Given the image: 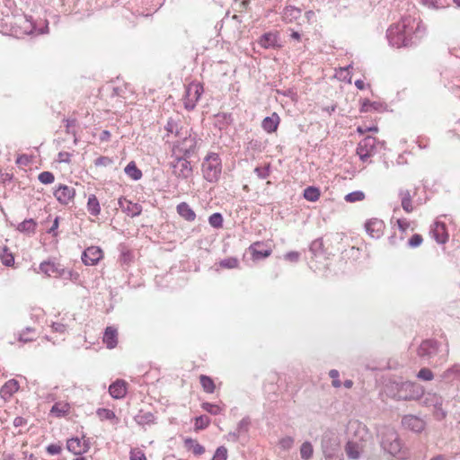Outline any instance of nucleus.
Wrapping results in <instances>:
<instances>
[{"label": "nucleus", "instance_id": "obj_1", "mask_svg": "<svg viewBox=\"0 0 460 460\" xmlns=\"http://www.w3.org/2000/svg\"><path fill=\"white\" fill-rule=\"evenodd\" d=\"M418 27L419 23L415 18L410 15L402 17L400 22L392 25L388 30L390 43L396 48L409 45Z\"/></svg>", "mask_w": 460, "mask_h": 460}, {"label": "nucleus", "instance_id": "obj_2", "mask_svg": "<svg viewBox=\"0 0 460 460\" xmlns=\"http://www.w3.org/2000/svg\"><path fill=\"white\" fill-rule=\"evenodd\" d=\"M203 177L210 182H216L222 172V162L217 153H208L201 164Z\"/></svg>", "mask_w": 460, "mask_h": 460}, {"label": "nucleus", "instance_id": "obj_3", "mask_svg": "<svg viewBox=\"0 0 460 460\" xmlns=\"http://www.w3.org/2000/svg\"><path fill=\"white\" fill-rule=\"evenodd\" d=\"M419 189L415 186L410 188H401L398 191V197L402 208L408 214L412 213L416 207L422 204L421 201L415 200Z\"/></svg>", "mask_w": 460, "mask_h": 460}, {"label": "nucleus", "instance_id": "obj_4", "mask_svg": "<svg viewBox=\"0 0 460 460\" xmlns=\"http://www.w3.org/2000/svg\"><path fill=\"white\" fill-rule=\"evenodd\" d=\"M204 92L203 84L199 82L193 81L186 86L183 97V105L185 109L193 110Z\"/></svg>", "mask_w": 460, "mask_h": 460}, {"label": "nucleus", "instance_id": "obj_5", "mask_svg": "<svg viewBox=\"0 0 460 460\" xmlns=\"http://www.w3.org/2000/svg\"><path fill=\"white\" fill-rule=\"evenodd\" d=\"M376 139L372 137H367L361 140L357 147V154L363 162H367L376 151Z\"/></svg>", "mask_w": 460, "mask_h": 460}, {"label": "nucleus", "instance_id": "obj_6", "mask_svg": "<svg viewBox=\"0 0 460 460\" xmlns=\"http://www.w3.org/2000/svg\"><path fill=\"white\" fill-rule=\"evenodd\" d=\"M103 258V251L98 246H90L82 254V261L84 265H96Z\"/></svg>", "mask_w": 460, "mask_h": 460}, {"label": "nucleus", "instance_id": "obj_7", "mask_svg": "<svg viewBox=\"0 0 460 460\" xmlns=\"http://www.w3.org/2000/svg\"><path fill=\"white\" fill-rule=\"evenodd\" d=\"M365 229L372 238L378 239L385 233V224L382 219L373 217L365 223Z\"/></svg>", "mask_w": 460, "mask_h": 460}, {"label": "nucleus", "instance_id": "obj_8", "mask_svg": "<svg viewBox=\"0 0 460 460\" xmlns=\"http://www.w3.org/2000/svg\"><path fill=\"white\" fill-rule=\"evenodd\" d=\"M54 196L59 203L67 205L74 200L75 190L67 185L60 184L54 191Z\"/></svg>", "mask_w": 460, "mask_h": 460}, {"label": "nucleus", "instance_id": "obj_9", "mask_svg": "<svg viewBox=\"0 0 460 460\" xmlns=\"http://www.w3.org/2000/svg\"><path fill=\"white\" fill-rule=\"evenodd\" d=\"M430 234L437 243L445 244L449 239L447 225L443 222H435L431 226Z\"/></svg>", "mask_w": 460, "mask_h": 460}, {"label": "nucleus", "instance_id": "obj_10", "mask_svg": "<svg viewBox=\"0 0 460 460\" xmlns=\"http://www.w3.org/2000/svg\"><path fill=\"white\" fill-rule=\"evenodd\" d=\"M66 448L75 456H82L89 450L90 445L86 440L72 438L66 441Z\"/></svg>", "mask_w": 460, "mask_h": 460}, {"label": "nucleus", "instance_id": "obj_11", "mask_svg": "<svg viewBox=\"0 0 460 460\" xmlns=\"http://www.w3.org/2000/svg\"><path fill=\"white\" fill-rule=\"evenodd\" d=\"M359 111L361 113L367 112H383L386 110V104L385 102L375 101L372 102L368 99H361L359 101Z\"/></svg>", "mask_w": 460, "mask_h": 460}, {"label": "nucleus", "instance_id": "obj_12", "mask_svg": "<svg viewBox=\"0 0 460 460\" xmlns=\"http://www.w3.org/2000/svg\"><path fill=\"white\" fill-rule=\"evenodd\" d=\"M128 392V383L122 379H117L109 387V393L114 399H122Z\"/></svg>", "mask_w": 460, "mask_h": 460}, {"label": "nucleus", "instance_id": "obj_13", "mask_svg": "<svg viewBox=\"0 0 460 460\" xmlns=\"http://www.w3.org/2000/svg\"><path fill=\"white\" fill-rule=\"evenodd\" d=\"M40 270L49 277L58 278L63 274V268L58 262L56 261H45L40 266Z\"/></svg>", "mask_w": 460, "mask_h": 460}, {"label": "nucleus", "instance_id": "obj_14", "mask_svg": "<svg viewBox=\"0 0 460 460\" xmlns=\"http://www.w3.org/2000/svg\"><path fill=\"white\" fill-rule=\"evenodd\" d=\"M265 244L261 242H255L249 250L253 260L263 259L270 256L272 250L270 248H264Z\"/></svg>", "mask_w": 460, "mask_h": 460}, {"label": "nucleus", "instance_id": "obj_15", "mask_svg": "<svg viewBox=\"0 0 460 460\" xmlns=\"http://www.w3.org/2000/svg\"><path fill=\"white\" fill-rule=\"evenodd\" d=\"M20 388V385L17 380L11 379L1 387L0 389V396L4 400L8 401L11 397L18 392Z\"/></svg>", "mask_w": 460, "mask_h": 460}, {"label": "nucleus", "instance_id": "obj_16", "mask_svg": "<svg viewBox=\"0 0 460 460\" xmlns=\"http://www.w3.org/2000/svg\"><path fill=\"white\" fill-rule=\"evenodd\" d=\"M119 204L121 209L132 217L139 216L142 212V208L139 204L127 199H119Z\"/></svg>", "mask_w": 460, "mask_h": 460}, {"label": "nucleus", "instance_id": "obj_17", "mask_svg": "<svg viewBox=\"0 0 460 460\" xmlns=\"http://www.w3.org/2000/svg\"><path fill=\"white\" fill-rule=\"evenodd\" d=\"M279 41V34L278 32H267L264 33L259 39V44L263 49L270 48H279L280 46L278 44Z\"/></svg>", "mask_w": 460, "mask_h": 460}, {"label": "nucleus", "instance_id": "obj_18", "mask_svg": "<svg viewBox=\"0 0 460 460\" xmlns=\"http://www.w3.org/2000/svg\"><path fill=\"white\" fill-rule=\"evenodd\" d=\"M71 405L67 402H57L50 410V414L56 418H62L67 416L71 411Z\"/></svg>", "mask_w": 460, "mask_h": 460}, {"label": "nucleus", "instance_id": "obj_19", "mask_svg": "<svg viewBox=\"0 0 460 460\" xmlns=\"http://www.w3.org/2000/svg\"><path fill=\"white\" fill-rule=\"evenodd\" d=\"M279 122V116L276 112H273L271 116L266 117L262 120L261 127L267 133H273L277 131Z\"/></svg>", "mask_w": 460, "mask_h": 460}, {"label": "nucleus", "instance_id": "obj_20", "mask_svg": "<svg viewBox=\"0 0 460 460\" xmlns=\"http://www.w3.org/2000/svg\"><path fill=\"white\" fill-rule=\"evenodd\" d=\"M176 210L180 217L188 222H193L196 219V213L187 202L178 204Z\"/></svg>", "mask_w": 460, "mask_h": 460}, {"label": "nucleus", "instance_id": "obj_21", "mask_svg": "<svg viewBox=\"0 0 460 460\" xmlns=\"http://www.w3.org/2000/svg\"><path fill=\"white\" fill-rule=\"evenodd\" d=\"M103 343L108 349H114L118 344V332L113 327H107L103 335Z\"/></svg>", "mask_w": 460, "mask_h": 460}, {"label": "nucleus", "instance_id": "obj_22", "mask_svg": "<svg viewBox=\"0 0 460 460\" xmlns=\"http://www.w3.org/2000/svg\"><path fill=\"white\" fill-rule=\"evenodd\" d=\"M184 447L187 450L191 451L195 456H201L205 453V447L196 439L188 438L184 439Z\"/></svg>", "mask_w": 460, "mask_h": 460}, {"label": "nucleus", "instance_id": "obj_23", "mask_svg": "<svg viewBox=\"0 0 460 460\" xmlns=\"http://www.w3.org/2000/svg\"><path fill=\"white\" fill-rule=\"evenodd\" d=\"M402 422L414 431H420L424 428L423 421L415 416H406L403 418Z\"/></svg>", "mask_w": 460, "mask_h": 460}, {"label": "nucleus", "instance_id": "obj_24", "mask_svg": "<svg viewBox=\"0 0 460 460\" xmlns=\"http://www.w3.org/2000/svg\"><path fill=\"white\" fill-rule=\"evenodd\" d=\"M199 383L201 385V387L203 391L207 394H213L216 391V384L214 380L206 375H200L199 376Z\"/></svg>", "mask_w": 460, "mask_h": 460}, {"label": "nucleus", "instance_id": "obj_25", "mask_svg": "<svg viewBox=\"0 0 460 460\" xmlns=\"http://www.w3.org/2000/svg\"><path fill=\"white\" fill-rule=\"evenodd\" d=\"M303 197L307 201L315 202L321 197L320 189L314 186H309L304 190Z\"/></svg>", "mask_w": 460, "mask_h": 460}, {"label": "nucleus", "instance_id": "obj_26", "mask_svg": "<svg viewBox=\"0 0 460 460\" xmlns=\"http://www.w3.org/2000/svg\"><path fill=\"white\" fill-rule=\"evenodd\" d=\"M87 209L89 213L94 217H97L101 213V207L99 200L97 199L96 196L92 194L88 198L87 201Z\"/></svg>", "mask_w": 460, "mask_h": 460}, {"label": "nucleus", "instance_id": "obj_27", "mask_svg": "<svg viewBox=\"0 0 460 460\" xmlns=\"http://www.w3.org/2000/svg\"><path fill=\"white\" fill-rule=\"evenodd\" d=\"M125 172L128 177L137 181L142 177V172L137 168L135 162H130L125 168Z\"/></svg>", "mask_w": 460, "mask_h": 460}, {"label": "nucleus", "instance_id": "obj_28", "mask_svg": "<svg viewBox=\"0 0 460 460\" xmlns=\"http://www.w3.org/2000/svg\"><path fill=\"white\" fill-rule=\"evenodd\" d=\"M300 15L301 10L294 6L286 7L283 13L284 20L288 22H291L294 19L298 18Z\"/></svg>", "mask_w": 460, "mask_h": 460}, {"label": "nucleus", "instance_id": "obj_29", "mask_svg": "<svg viewBox=\"0 0 460 460\" xmlns=\"http://www.w3.org/2000/svg\"><path fill=\"white\" fill-rule=\"evenodd\" d=\"M346 454L349 458L357 459L359 457L360 450L357 443L349 441L345 447Z\"/></svg>", "mask_w": 460, "mask_h": 460}, {"label": "nucleus", "instance_id": "obj_30", "mask_svg": "<svg viewBox=\"0 0 460 460\" xmlns=\"http://www.w3.org/2000/svg\"><path fill=\"white\" fill-rule=\"evenodd\" d=\"M396 225L398 226V229L402 232V233H405L407 230L411 229V231L414 230V222L413 221H411L409 220L408 218L406 217H402V218H397L396 219Z\"/></svg>", "mask_w": 460, "mask_h": 460}, {"label": "nucleus", "instance_id": "obj_31", "mask_svg": "<svg viewBox=\"0 0 460 460\" xmlns=\"http://www.w3.org/2000/svg\"><path fill=\"white\" fill-rule=\"evenodd\" d=\"M210 424V419L208 416L201 415L199 417L195 418L194 423V430L196 432L205 429Z\"/></svg>", "mask_w": 460, "mask_h": 460}, {"label": "nucleus", "instance_id": "obj_32", "mask_svg": "<svg viewBox=\"0 0 460 460\" xmlns=\"http://www.w3.org/2000/svg\"><path fill=\"white\" fill-rule=\"evenodd\" d=\"M365 198H366V195L363 191L356 190V191H352V192L345 195L344 199L348 203H355V202L363 201L365 199Z\"/></svg>", "mask_w": 460, "mask_h": 460}, {"label": "nucleus", "instance_id": "obj_33", "mask_svg": "<svg viewBox=\"0 0 460 460\" xmlns=\"http://www.w3.org/2000/svg\"><path fill=\"white\" fill-rule=\"evenodd\" d=\"M36 226L37 224L33 219L24 220L18 226V230L25 233H34Z\"/></svg>", "mask_w": 460, "mask_h": 460}, {"label": "nucleus", "instance_id": "obj_34", "mask_svg": "<svg viewBox=\"0 0 460 460\" xmlns=\"http://www.w3.org/2000/svg\"><path fill=\"white\" fill-rule=\"evenodd\" d=\"M217 265L221 269H236L239 266V261L234 257H230L220 261Z\"/></svg>", "mask_w": 460, "mask_h": 460}, {"label": "nucleus", "instance_id": "obj_35", "mask_svg": "<svg viewBox=\"0 0 460 460\" xmlns=\"http://www.w3.org/2000/svg\"><path fill=\"white\" fill-rule=\"evenodd\" d=\"M0 260L5 266H12L14 263V256L6 247L0 253Z\"/></svg>", "mask_w": 460, "mask_h": 460}, {"label": "nucleus", "instance_id": "obj_36", "mask_svg": "<svg viewBox=\"0 0 460 460\" xmlns=\"http://www.w3.org/2000/svg\"><path fill=\"white\" fill-rule=\"evenodd\" d=\"M96 413L101 420H112L116 419L115 413L111 410H109V409H105V408L98 409Z\"/></svg>", "mask_w": 460, "mask_h": 460}, {"label": "nucleus", "instance_id": "obj_37", "mask_svg": "<svg viewBox=\"0 0 460 460\" xmlns=\"http://www.w3.org/2000/svg\"><path fill=\"white\" fill-rule=\"evenodd\" d=\"M201 408L213 415L220 414L223 411V408L220 405L210 402H203Z\"/></svg>", "mask_w": 460, "mask_h": 460}, {"label": "nucleus", "instance_id": "obj_38", "mask_svg": "<svg viewBox=\"0 0 460 460\" xmlns=\"http://www.w3.org/2000/svg\"><path fill=\"white\" fill-rule=\"evenodd\" d=\"M313 446L310 442H305L300 447V455L303 459L308 460L313 456Z\"/></svg>", "mask_w": 460, "mask_h": 460}, {"label": "nucleus", "instance_id": "obj_39", "mask_svg": "<svg viewBox=\"0 0 460 460\" xmlns=\"http://www.w3.org/2000/svg\"><path fill=\"white\" fill-rule=\"evenodd\" d=\"M208 222L211 226L215 228H221L223 226L224 219L220 213H214L209 217Z\"/></svg>", "mask_w": 460, "mask_h": 460}, {"label": "nucleus", "instance_id": "obj_40", "mask_svg": "<svg viewBox=\"0 0 460 460\" xmlns=\"http://www.w3.org/2000/svg\"><path fill=\"white\" fill-rule=\"evenodd\" d=\"M434 349L433 342L430 341H423L419 349H418V355L420 357L429 355L430 353V349Z\"/></svg>", "mask_w": 460, "mask_h": 460}, {"label": "nucleus", "instance_id": "obj_41", "mask_svg": "<svg viewBox=\"0 0 460 460\" xmlns=\"http://www.w3.org/2000/svg\"><path fill=\"white\" fill-rule=\"evenodd\" d=\"M129 460H147V458L142 449L135 447L129 452Z\"/></svg>", "mask_w": 460, "mask_h": 460}, {"label": "nucleus", "instance_id": "obj_42", "mask_svg": "<svg viewBox=\"0 0 460 460\" xmlns=\"http://www.w3.org/2000/svg\"><path fill=\"white\" fill-rule=\"evenodd\" d=\"M39 181L43 184H50L55 181V176L50 172H42L38 176Z\"/></svg>", "mask_w": 460, "mask_h": 460}, {"label": "nucleus", "instance_id": "obj_43", "mask_svg": "<svg viewBox=\"0 0 460 460\" xmlns=\"http://www.w3.org/2000/svg\"><path fill=\"white\" fill-rule=\"evenodd\" d=\"M228 456L227 449L226 447L221 446L217 448L212 460H226Z\"/></svg>", "mask_w": 460, "mask_h": 460}, {"label": "nucleus", "instance_id": "obj_44", "mask_svg": "<svg viewBox=\"0 0 460 460\" xmlns=\"http://www.w3.org/2000/svg\"><path fill=\"white\" fill-rule=\"evenodd\" d=\"M423 243V237L420 234H414L408 241V244L411 248H416L421 245Z\"/></svg>", "mask_w": 460, "mask_h": 460}, {"label": "nucleus", "instance_id": "obj_45", "mask_svg": "<svg viewBox=\"0 0 460 460\" xmlns=\"http://www.w3.org/2000/svg\"><path fill=\"white\" fill-rule=\"evenodd\" d=\"M178 164L182 168V175L183 177H188L191 172V167L190 163L185 159H180L178 161Z\"/></svg>", "mask_w": 460, "mask_h": 460}, {"label": "nucleus", "instance_id": "obj_46", "mask_svg": "<svg viewBox=\"0 0 460 460\" xmlns=\"http://www.w3.org/2000/svg\"><path fill=\"white\" fill-rule=\"evenodd\" d=\"M279 444L282 449L288 450L289 448L292 447L294 444V439L291 437H285L279 440Z\"/></svg>", "mask_w": 460, "mask_h": 460}, {"label": "nucleus", "instance_id": "obj_47", "mask_svg": "<svg viewBox=\"0 0 460 460\" xmlns=\"http://www.w3.org/2000/svg\"><path fill=\"white\" fill-rule=\"evenodd\" d=\"M113 164V160L108 156H100L94 161L96 166H109Z\"/></svg>", "mask_w": 460, "mask_h": 460}, {"label": "nucleus", "instance_id": "obj_48", "mask_svg": "<svg viewBox=\"0 0 460 460\" xmlns=\"http://www.w3.org/2000/svg\"><path fill=\"white\" fill-rule=\"evenodd\" d=\"M433 373L429 368H421L418 373V377L426 381L433 379Z\"/></svg>", "mask_w": 460, "mask_h": 460}, {"label": "nucleus", "instance_id": "obj_49", "mask_svg": "<svg viewBox=\"0 0 460 460\" xmlns=\"http://www.w3.org/2000/svg\"><path fill=\"white\" fill-rule=\"evenodd\" d=\"M330 377L332 379V385L336 388L341 387V383L339 379V372L338 370L332 369L329 373Z\"/></svg>", "mask_w": 460, "mask_h": 460}, {"label": "nucleus", "instance_id": "obj_50", "mask_svg": "<svg viewBox=\"0 0 460 460\" xmlns=\"http://www.w3.org/2000/svg\"><path fill=\"white\" fill-rule=\"evenodd\" d=\"M47 451L51 455H57L61 452V447L57 444H51L47 447Z\"/></svg>", "mask_w": 460, "mask_h": 460}, {"label": "nucleus", "instance_id": "obj_51", "mask_svg": "<svg viewBox=\"0 0 460 460\" xmlns=\"http://www.w3.org/2000/svg\"><path fill=\"white\" fill-rule=\"evenodd\" d=\"M285 259L293 262H296L299 259V253L297 252H290L285 255Z\"/></svg>", "mask_w": 460, "mask_h": 460}, {"label": "nucleus", "instance_id": "obj_52", "mask_svg": "<svg viewBox=\"0 0 460 460\" xmlns=\"http://www.w3.org/2000/svg\"><path fill=\"white\" fill-rule=\"evenodd\" d=\"M71 155L67 152H60L58 154V162L70 163Z\"/></svg>", "mask_w": 460, "mask_h": 460}, {"label": "nucleus", "instance_id": "obj_53", "mask_svg": "<svg viewBox=\"0 0 460 460\" xmlns=\"http://www.w3.org/2000/svg\"><path fill=\"white\" fill-rule=\"evenodd\" d=\"M52 329L55 331V332H58L60 333H63L66 332V326L63 323H54L52 324Z\"/></svg>", "mask_w": 460, "mask_h": 460}, {"label": "nucleus", "instance_id": "obj_54", "mask_svg": "<svg viewBox=\"0 0 460 460\" xmlns=\"http://www.w3.org/2000/svg\"><path fill=\"white\" fill-rule=\"evenodd\" d=\"M27 421L24 418L22 417H16L14 420H13V425L15 427H22V426H24L26 425Z\"/></svg>", "mask_w": 460, "mask_h": 460}, {"label": "nucleus", "instance_id": "obj_55", "mask_svg": "<svg viewBox=\"0 0 460 460\" xmlns=\"http://www.w3.org/2000/svg\"><path fill=\"white\" fill-rule=\"evenodd\" d=\"M111 136V135L110 131H108V130H103V131L102 132L101 136H100V139H101V141H102V142H106V141H109V140H110Z\"/></svg>", "mask_w": 460, "mask_h": 460}, {"label": "nucleus", "instance_id": "obj_56", "mask_svg": "<svg viewBox=\"0 0 460 460\" xmlns=\"http://www.w3.org/2000/svg\"><path fill=\"white\" fill-rule=\"evenodd\" d=\"M144 418H145L146 422H148V423H153L154 420H155L154 415L150 412L145 414Z\"/></svg>", "mask_w": 460, "mask_h": 460}, {"label": "nucleus", "instance_id": "obj_57", "mask_svg": "<svg viewBox=\"0 0 460 460\" xmlns=\"http://www.w3.org/2000/svg\"><path fill=\"white\" fill-rule=\"evenodd\" d=\"M355 85L358 89L363 90L365 88V83L363 80H357Z\"/></svg>", "mask_w": 460, "mask_h": 460}, {"label": "nucleus", "instance_id": "obj_58", "mask_svg": "<svg viewBox=\"0 0 460 460\" xmlns=\"http://www.w3.org/2000/svg\"><path fill=\"white\" fill-rule=\"evenodd\" d=\"M352 385H353V382H352L351 380H346V381L344 382V386H345L346 388H351V387H352Z\"/></svg>", "mask_w": 460, "mask_h": 460}, {"label": "nucleus", "instance_id": "obj_59", "mask_svg": "<svg viewBox=\"0 0 460 460\" xmlns=\"http://www.w3.org/2000/svg\"><path fill=\"white\" fill-rule=\"evenodd\" d=\"M58 218H56V219L54 220L53 226H51V228H50V231H54L55 229H57V228H58Z\"/></svg>", "mask_w": 460, "mask_h": 460}, {"label": "nucleus", "instance_id": "obj_60", "mask_svg": "<svg viewBox=\"0 0 460 460\" xmlns=\"http://www.w3.org/2000/svg\"><path fill=\"white\" fill-rule=\"evenodd\" d=\"M291 36L293 39H295L296 40H300V39H301L300 34L297 31H294Z\"/></svg>", "mask_w": 460, "mask_h": 460}, {"label": "nucleus", "instance_id": "obj_61", "mask_svg": "<svg viewBox=\"0 0 460 460\" xmlns=\"http://www.w3.org/2000/svg\"><path fill=\"white\" fill-rule=\"evenodd\" d=\"M357 131L360 134H365L366 132H367V128H364L363 127H358Z\"/></svg>", "mask_w": 460, "mask_h": 460}, {"label": "nucleus", "instance_id": "obj_62", "mask_svg": "<svg viewBox=\"0 0 460 460\" xmlns=\"http://www.w3.org/2000/svg\"><path fill=\"white\" fill-rule=\"evenodd\" d=\"M367 132L368 131L377 132L378 128L376 126H374V127L367 128Z\"/></svg>", "mask_w": 460, "mask_h": 460}, {"label": "nucleus", "instance_id": "obj_63", "mask_svg": "<svg viewBox=\"0 0 460 460\" xmlns=\"http://www.w3.org/2000/svg\"><path fill=\"white\" fill-rule=\"evenodd\" d=\"M360 430L367 432V429L365 425L358 424V431Z\"/></svg>", "mask_w": 460, "mask_h": 460}, {"label": "nucleus", "instance_id": "obj_64", "mask_svg": "<svg viewBox=\"0 0 460 460\" xmlns=\"http://www.w3.org/2000/svg\"><path fill=\"white\" fill-rule=\"evenodd\" d=\"M430 460H446V458L443 456H437L433 458H431Z\"/></svg>", "mask_w": 460, "mask_h": 460}]
</instances>
